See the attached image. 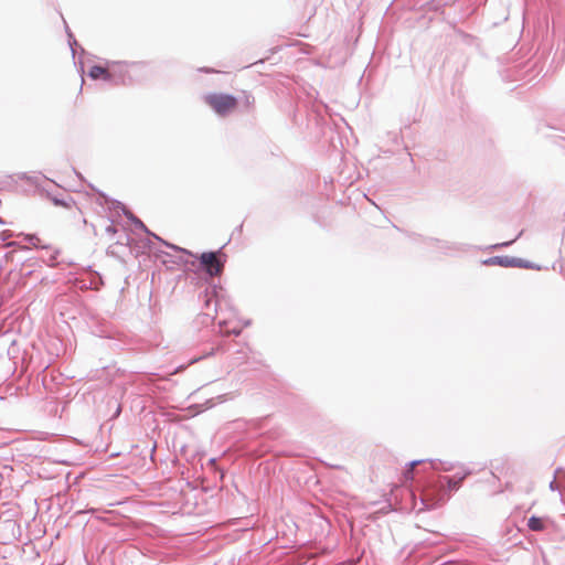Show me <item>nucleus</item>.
<instances>
[{
	"mask_svg": "<svg viewBox=\"0 0 565 565\" xmlns=\"http://www.w3.org/2000/svg\"><path fill=\"white\" fill-rule=\"evenodd\" d=\"M204 103L218 116L226 117L238 107V99L226 93H210L204 96Z\"/></svg>",
	"mask_w": 565,
	"mask_h": 565,
	"instance_id": "f257e3e1",
	"label": "nucleus"
},
{
	"mask_svg": "<svg viewBox=\"0 0 565 565\" xmlns=\"http://www.w3.org/2000/svg\"><path fill=\"white\" fill-rule=\"evenodd\" d=\"M200 264L210 276H220L223 273L226 262V254L223 252L202 253L199 257Z\"/></svg>",
	"mask_w": 565,
	"mask_h": 565,
	"instance_id": "f03ea898",
	"label": "nucleus"
},
{
	"mask_svg": "<svg viewBox=\"0 0 565 565\" xmlns=\"http://www.w3.org/2000/svg\"><path fill=\"white\" fill-rule=\"evenodd\" d=\"M484 264L499 265L502 267H529L527 265L523 264L521 259L499 256L486 260Z\"/></svg>",
	"mask_w": 565,
	"mask_h": 565,
	"instance_id": "7ed1b4c3",
	"label": "nucleus"
},
{
	"mask_svg": "<svg viewBox=\"0 0 565 565\" xmlns=\"http://www.w3.org/2000/svg\"><path fill=\"white\" fill-rule=\"evenodd\" d=\"M88 75L93 79L110 81L113 78V75H111L109 68L106 66H100V65L92 66L88 72Z\"/></svg>",
	"mask_w": 565,
	"mask_h": 565,
	"instance_id": "20e7f679",
	"label": "nucleus"
},
{
	"mask_svg": "<svg viewBox=\"0 0 565 565\" xmlns=\"http://www.w3.org/2000/svg\"><path fill=\"white\" fill-rule=\"evenodd\" d=\"M527 526L532 531H543L545 529V523L542 518L531 516L529 519Z\"/></svg>",
	"mask_w": 565,
	"mask_h": 565,
	"instance_id": "39448f33",
	"label": "nucleus"
},
{
	"mask_svg": "<svg viewBox=\"0 0 565 565\" xmlns=\"http://www.w3.org/2000/svg\"><path fill=\"white\" fill-rule=\"evenodd\" d=\"M254 97L250 94H246L243 102L244 106L249 109L254 106Z\"/></svg>",
	"mask_w": 565,
	"mask_h": 565,
	"instance_id": "423d86ee",
	"label": "nucleus"
},
{
	"mask_svg": "<svg viewBox=\"0 0 565 565\" xmlns=\"http://www.w3.org/2000/svg\"><path fill=\"white\" fill-rule=\"evenodd\" d=\"M416 465H417V462H416V461H414V462H412V463H411L409 469L405 472V478H406V479H412V478H413V470H414V468H415V466H416Z\"/></svg>",
	"mask_w": 565,
	"mask_h": 565,
	"instance_id": "0eeeda50",
	"label": "nucleus"
},
{
	"mask_svg": "<svg viewBox=\"0 0 565 565\" xmlns=\"http://www.w3.org/2000/svg\"><path fill=\"white\" fill-rule=\"evenodd\" d=\"M106 231H107L108 233H110V234H115V233L117 232V231H116V228H115L113 225H109V226L106 228Z\"/></svg>",
	"mask_w": 565,
	"mask_h": 565,
	"instance_id": "6e6552de",
	"label": "nucleus"
},
{
	"mask_svg": "<svg viewBox=\"0 0 565 565\" xmlns=\"http://www.w3.org/2000/svg\"><path fill=\"white\" fill-rule=\"evenodd\" d=\"M54 202H55V204H61V205H64V206L66 205L64 202H60L58 200H55Z\"/></svg>",
	"mask_w": 565,
	"mask_h": 565,
	"instance_id": "1a4fd4ad",
	"label": "nucleus"
}]
</instances>
